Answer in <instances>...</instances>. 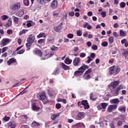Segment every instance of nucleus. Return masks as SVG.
<instances>
[{
    "mask_svg": "<svg viewBox=\"0 0 128 128\" xmlns=\"http://www.w3.org/2000/svg\"><path fill=\"white\" fill-rule=\"evenodd\" d=\"M84 112H79L78 115L76 116V120H80L82 118H84Z\"/></svg>",
    "mask_w": 128,
    "mask_h": 128,
    "instance_id": "6e6552de",
    "label": "nucleus"
},
{
    "mask_svg": "<svg viewBox=\"0 0 128 128\" xmlns=\"http://www.w3.org/2000/svg\"><path fill=\"white\" fill-rule=\"evenodd\" d=\"M41 100L42 102L44 104H48V97L44 98V99H42Z\"/></svg>",
    "mask_w": 128,
    "mask_h": 128,
    "instance_id": "473e14b6",
    "label": "nucleus"
},
{
    "mask_svg": "<svg viewBox=\"0 0 128 128\" xmlns=\"http://www.w3.org/2000/svg\"><path fill=\"white\" fill-rule=\"evenodd\" d=\"M14 62H16V59L14 58H11L7 61L8 66H10V64H14Z\"/></svg>",
    "mask_w": 128,
    "mask_h": 128,
    "instance_id": "ddd939ff",
    "label": "nucleus"
},
{
    "mask_svg": "<svg viewBox=\"0 0 128 128\" xmlns=\"http://www.w3.org/2000/svg\"><path fill=\"white\" fill-rule=\"evenodd\" d=\"M82 106H84V110H88L90 108V104L88 102V100H82Z\"/></svg>",
    "mask_w": 128,
    "mask_h": 128,
    "instance_id": "0eeeda50",
    "label": "nucleus"
},
{
    "mask_svg": "<svg viewBox=\"0 0 128 128\" xmlns=\"http://www.w3.org/2000/svg\"><path fill=\"white\" fill-rule=\"evenodd\" d=\"M117 126H122V121L118 120L117 122Z\"/></svg>",
    "mask_w": 128,
    "mask_h": 128,
    "instance_id": "09e8293b",
    "label": "nucleus"
},
{
    "mask_svg": "<svg viewBox=\"0 0 128 128\" xmlns=\"http://www.w3.org/2000/svg\"><path fill=\"white\" fill-rule=\"evenodd\" d=\"M120 6L122 8H126V2H122L121 3H120Z\"/></svg>",
    "mask_w": 128,
    "mask_h": 128,
    "instance_id": "6e6d98bb",
    "label": "nucleus"
},
{
    "mask_svg": "<svg viewBox=\"0 0 128 128\" xmlns=\"http://www.w3.org/2000/svg\"><path fill=\"white\" fill-rule=\"evenodd\" d=\"M86 53H80V58H84L86 56Z\"/></svg>",
    "mask_w": 128,
    "mask_h": 128,
    "instance_id": "338daca9",
    "label": "nucleus"
},
{
    "mask_svg": "<svg viewBox=\"0 0 128 128\" xmlns=\"http://www.w3.org/2000/svg\"><path fill=\"white\" fill-rule=\"evenodd\" d=\"M56 108H57V110H60V108H62V105L58 103L56 105Z\"/></svg>",
    "mask_w": 128,
    "mask_h": 128,
    "instance_id": "864d4df0",
    "label": "nucleus"
},
{
    "mask_svg": "<svg viewBox=\"0 0 128 128\" xmlns=\"http://www.w3.org/2000/svg\"><path fill=\"white\" fill-rule=\"evenodd\" d=\"M87 68H88V66L86 65V64H83L82 66L78 68V70H82L84 72L86 70H87Z\"/></svg>",
    "mask_w": 128,
    "mask_h": 128,
    "instance_id": "dca6fc26",
    "label": "nucleus"
},
{
    "mask_svg": "<svg viewBox=\"0 0 128 128\" xmlns=\"http://www.w3.org/2000/svg\"><path fill=\"white\" fill-rule=\"evenodd\" d=\"M58 116H60V113H58L57 114H54L51 116V119L52 120H54L56 118H58Z\"/></svg>",
    "mask_w": 128,
    "mask_h": 128,
    "instance_id": "5701e85b",
    "label": "nucleus"
},
{
    "mask_svg": "<svg viewBox=\"0 0 128 128\" xmlns=\"http://www.w3.org/2000/svg\"><path fill=\"white\" fill-rule=\"evenodd\" d=\"M84 76L85 80H88L92 78V76H90V74H87Z\"/></svg>",
    "mask_w": 128,
    "mask_h": 128,
    "instance_id": "37998d69",
    "label": "nucleus"
},
{
    "mask_svg": "<svg viewBox=\"0 0 128 128\" xmlns=\"http://www.w3.org/2000/svg\"><path fill=\"white\" fill-rule=\"evenodd\" d=\"M32 110H34V112H38L40 110V106H36V103L34 102L32 103Z\"/></svg>",
    "mask_w": 128,
    "mask_h": 128,
    "instance_id": "9d476101",
    "label": "nucleus"
},
{
    "mask_svg": "<svg viewBox=\"0 0 128 128\" xmlns=\"http://www.w3.org/2000/svg\"><path fill=\"white\" fill-rule=\"evenodd\" d=\"M118 108V104H111L108 106V112H112L113 110H114Z\"/></svg>",
    "mask_w": 128,
    "mask_h": 128,
    "instance_id": "39448f33",
    "label": "nucleus"
},
{
    "mask_svg": "<svg viewBox=\"0 0 128 128\" xmlns=\"http://www.w3.org/2000/svg\"><path fill=\"white\" fill-rule=\"evenodd\" d=\"M46 98V92H42L40 93V100H42L44 98Z\"/></svg>",
    "mask_w": 128,
    "mask_h": 128,
    "instance_id": "aec40b11",
    "label": "nucleus"
},
{
    "mask_svg": "<svg viewBox=\"0 0 128 128\" xmlns=\"http://www.w3.org/2000/svg\"><path fill=\"white\" fill-rule=\"evenodd\" d=\"M10 118L6 116L4 118L3 120H4V122H8L10 120Z\"/></svg>",
    "mask_w": 128,
    "mask_h": 128,
    "instance_id": "8fccbe9b",
    "label": "nucleus"
},
{
    "mask_svg": "<svg viewBox=\"0 0 128 128\" xmlns=\"http://www.w3.org/2000/svg\"><path fill=\"white\" fill-rule=\"evenodd\" d=\"M34 52L36 56H40V58L42 56V52L40 50H36L34 51Z\"/></svg>",
    "mask_w": 128,
    "mask_h": 128,
    "instance_id": "2eb2a0df",
    "label": "nucleus"
},
{
    "mask_svg": "<svg viewBox=\"0 0 128 128\" xmlns=\"http://www.w3.org/2000/svg\"><path fill=\"white\" fill-rule=\"evenodd\" d=\"M32 43H30V42L26 44V47L27 48V50H30V48H32Z\"/></svg>",
    "mask_w": 128,
    "mask_h": 128,
    "instance_id": "4c0bfd02",
    "label": "nucleus"
},
{
    "mask_svg": "<svg viewBox=\"0 0 128 128\" xmlns=\"http://www.w3.org/2000/svg\"><path fill=\"white\" fill-rule=\"evenodd\" d=\"M114 58H112L108 60V64H114Z\"/></svg>",
    "mask_w": 128,
    "mask_h": 128,
    "instance_id": "13d9d810",
    "label": "nucleus"
},
{
    "mask_svg": "<svg viewBox=\"0 0 128 128\" xmlns=\"http://www.w3.org/2000/svg\"><path fill=\"white\" fill-rule=\"evenodd\" d=\"M8 42H10V39L8 38H3V40H2V46H6V44H8Z\"/></svg>",
    "mask_w": 128,
    "mask_h": 128,
    "instance_id": "a211bd4d",
    "label": "nucleus"
},
{
    "mask_svg": "<svg viewBox=\"0 0 128 128\" xmlns=\"http://www.w3.org/2000/svg\"><path fill=\"white\" fill-rule=\"evenodd\" d=\"M80 62V58L78 57H76L73 60V66H78Z\"/></svg>",
    "mask_w": 128,
    "mask_h": 128,
    "instance_id": "1a4fd4ad",
    "label": "nucleus"
},
{
    "mask_svg": "<svg viewBox=\"0 0 128 128\" xmlns=\"http://www.w3.org/2000/svg\"><path fill=\"white\" fill-rule=\"evenodd\" d=\"M100 104L103 110H106L108 106V104L106 102L101 103Z\"/></svg>",
    "mask_w": 128,
    "mask_h": 128,
    "instance_id": "7c9ffc66",
    "label": "nucleus"
},
{
    "mask_svg": "<svg viewBox=\"0 0 128 128\" xmlns=\"http://www.w3.org/2000/svg\"><path fill=\"white\" fill-rule=\"evenodd\" d=\"M82 74H84V71L78 69L74 72V76H82Z\"/></svg>",
    "mask_w": 128,
    "mask_h": 128,
    "instance_id": "9b49d317",
    "label": "nucleus"
},
{
    "mask_svg": "<svg viewBox=\"0 0 128 128\" xmlns=\"http://www.w3.org/2000/svg\"><path fill=\"white\" fill-rule=\"evenodd\" d=\"M92 68H88L84 73V76H86V75L88 74H92Z\"/></svg>",
    "mask_w": 128,
    "mask_h": 128,
    "instance_id": "2f4dec72",
    "label": "nucleus"
},
{
    "mask_svg": "<svg viewBox=\"0 0 128 128\" xmlns=\"http://www.w3.org/2000/svg\"><path fill=\"white\" fill-rule=\"evenodd\" d=\"M50 48L51 50L56 52V50H58V47H56L54 45H53Z\"/></svg>",
    "mask_w": 128,
    "mask_h": 128,
    "instance_id": "c9c22d12",
    "label": "nucleus"
},
{
    "mask_svg": "<svg viewBox=\"0 0 128 128\" xmlns=\"http://www.w3.org/2000/svg\"><path fill=\"white\" fill-rule=\"evenodd\" d=\"M120 67L118 66H113L109 68L108 74L110 76H116L120 72Z\"/></svg>",
    "mask_w": 128,
    "mask_h": 128,
    "instance_id": "f03ea898",
    "label": "nucleus"
},
{
    "mask_svg": "<svg viewBox=\"0 0 128 128\" xmlns=\"http://www.w3.org/2000/svg\"><path fill=\"white\" fill-rule=\"evenodd\" d=\"M26 52V50L24 49V50H21L17 52L16 54H22L24 52Z\"/></svg>",
    "mask_w": 128,
    "mask_h": 128,
    "instance_id": "ea45409f",
    "label": "nucleus"
},
{
    "mask_svg": "<svg viewBox=\"0 0 128 128\" xmlns=\"http://www.w3.org/2000/svg\"><path fill=\"white\" fill-rule=\"evenodd\" d=\"M76 34L78 36H82V31L78 30L76 32Z\"/></svg>",
    "mask_w": 128,
    "mask_h": 128,
    "instance_id": "de8ad7c7",
    "label": "nucleus"
},
{
    "mask_svg": "<svg viewBox=\"0 0 128 128\" xmlns=\"http://www.w3.org/2000/svg\"><path fill=\"white\" fill-rule=\"evenodd\" d=\"M10 8L13 10H16L20 8V2H17L14 4H12L10 6Z\"/></svg>",
    "mask_w": 128,
    "mask_h": 128,
    "instance_id": "20e7f679",
    "label": "nucleus"
},
{
    "mask_svg": "<svg viewBox=\"0 0 128 128\" xmlns=\"http://www.w3.org/2000/svg\"><path fill=\"white\" fill-rule=\"evenodd\" d=\"M114 42V36H111L110 37L108 38V42H109V44H112Z\"/></svg>",
    "mask_w": 128,
    "mask_h": 128,
    "instance_id": "c756f323",
    "label": "nucleus"
},
{
    "mask_svg": "<svg viewBox=\"0 0 128 128\" xmlns=\"http://www.w3.org/2000/svg\"><path fill=\"white\" fill-rule=\"evenodd\" d=\"M62 23H60L59 26L54 28V30L56 32H60L62 30Z\"/></svg>",
    "mask_w": 128,
    "mask_h": 128,
    "instance_id": "4468645a",
    "label": "nucleus"
},
{
    "mask_svg": "<svg viewBox=\"0 0 128 128\" xmlns=\"http://www.w3.org/2000/svg\"><path fill=\"white\" fill-rule=\"evenodd\" d=\"M45 53L44 54L43 57L42 58V60H48L50 56H52L54 54L50 52H47L46 50L44 51Z\"/></svg>",
    "mask_w": 128,
    "mask_h": 128,
    "instance_id": "7ed1b4c3",
    "label": "nucleus"
},
{
    "mask_svg": "<svg viewBox=\"0 0 128 128\" xmlns=\"http://www.w3.org/2000/svg\"><path fill=\"white\" fill-rule=\"evenodd\" d=\"M111 102L112 104H120V100H118V98L112 99L111 100Z\"/></svg>",
    "mask_w": 128,
    "mask_h": 128,
    "instance_id": "393cba45",
    "label": "nucleus"
},
{
    "mask_svg": "<svg viewBox=\"0 0 128 128\" xmlns=\"http://www.w3.org/2000/svg\"><path fill=\"white\" fill-rule=\"evenodd\" d=\"M126 34L122 30H120V36H126Z\"/></svg>",
    "mask_w": 128,
    "mask_h": 128,
    "instance_id": "5fc2aeb1",
    "label": "nucleus"
},
{
    "mask_svg": "<svg viewBox=\"0 0 128 128\" xmlns=\"http://www.w3.org/2000/svg\"><path fill=\"white\" fill-rule=\"evenodd\" d=\"M62 66L63 68V70H70V66L64 64V63L62 62Z\"/></svg>",
    "mask_w": 128,
    "mask_h": 128,
    "instance_id": "4be33fe9",
    "label": "nucleus"
},
{
    "mask_svg": "<svg viewBox=\"0 0 128 128\" xmlns=\"http://www.w3.org/2000/svg\"><path fill=\"white\" fill-rule=\"evenodd\" d=\"M24 10H20L16 14V16H19V18H22V16H24Z\"/></svg>",
    "mask_w": 128,
    "mask_h": 128,
    "instance_id": "f3484780",
    "label": "nucleus"
},
{
    "mask_svg": "<svg viewBox=\"0 0 128 128\" xmlns=\"http://www.w3.org/2000/svg\"><path fill=\"white\" fill-rule=\"evenodd\" d=\"M54 37L52 36H48V38L47 39V42H48V44L54 41Z\"/></svg>",
    "mask_w": 128,
    "mask_h": 128,
    "instance_id": "b1692460",
    "label": "nucleus"
},
{
    "mask_svg": "<svg viewBox=\"0 0 128 128\" xmlns=\"http://www.w3.org/2000/svg\"><path fill=\"white\" fill-rule=\"evenodd\" d=\"M23 2L26 6H30V1L28 0H24Z\"/></svg>",
    "mask_w": 128,
    "mask_h": 128,
    "instance_id": "58836bf2",
    "label": "nucleus"
},
{
    "mask_svg": "<svg viewBox=\"0 0 128 128\" xmlns=\"http://www.w3.org/2000/svg\"><path fill=\"white\" fill-rule=\"evenodd\" d=\"M40 126V124L36 122L35 120L33 121L32 124V126L33 128H34V126Z\"/></svg>",
    "mask_w": 128,
    "mask_h": 128,
    "instance_id": "bb28decb",
    "label": "nucleus"
},
{
    "mask_svg": "<svg viewBox=\"0 0 128 128\" xmlns=\"http://www.w3.org/2000/svg\"><path fill=\"white\" fill-rule=\"evenodd\" d=\"M8 50V47H4L2 48V54H4V52H6V50Z\"/></svg>",
    "mask_w": 128,
    "mask_h": 128,
    "instance_id": "3c124183",
    "label": "nucleus"
},
{
    "mask_svg": "<svg viewBox=\"0 0 128 128\" xmlns=\"http://www.w3.org/2000/svg\"><path fill=\"white\" fill-rule=\"evenodd\" d=\"M12 18H10L8 20V23L4 24V26H6V28H10V26H12Z\"/></svg>",
    "mask_w": 128,
    "mask_h": 128,
    "instance_id": "6ab92c4d",
    "label": "nucleus"
},
{
    "mask_svg": "<svg viewBox=\"0 0 128 128\" xmlns=\"http://www.w3.org/2000/svg\"><path fill=\"white\" fill-rule=\"evenodd\" d=\"M72 60L68 58H66L64 60V62L65 64H72Z\"/></svg>",
    "mask_w": 128,
    "mask_h": 128,
    "instance_id": "412c9836",
    "label": "nucleus"
},
{
    "mask_svg": "<svg viewBox=\"0 0 128 128\" xmlns=\"http://www.w3.org/2000/svg\"><path fill=\"white\" fill-rule=\"evenodd\" d=\"M38 42L40 44H42L44 42V39H40L38 40Z\"/></svg>",
    "mask_w": 128,
    "mask_h": 128,
    "instance_id": "603ef678",
    "label": "nucleus"
},
{
    "mask_svg": "<svg viewBox=\"0 0 128 128\" xmlns=\"http://www.w3.org/2000/svg\"><path fill=\"white\" fill-rule=\"evenodd\" d=\"M60 74V69L58 68H56L53 72L52 74L56 76V74Z\"/></svg>",
    "mask_w": 128,
    "mask_h": 128,
    "instance_id": "72a5a7b5",
    "label": "nucleus"
},
{
    "mask_svg": "<svg viewBox=\"0 0 128 128\" xmlns=\"http://www.w3.org/2000/svg\"><path fill=\"white\" fill-rule=\"evenodd\" d=\"M102 46L106 47L108 46V43L107 42H104L102 43Z\"/></svg>",
    "mask_w": 128,
    "mask_h": 128,
    "instance_id": "49530a36",
    "label": "nucleus"
},
{
    "mask_svg": "<svg viewBox=\"0 0 128 128\" xmlns=\"http://www.w3.org/2000/svg\"><path fill=\"white\" fill-rule=\"evenodd\" d=\"M36 2L40 4H46V0H36Z\"/></svg>",
    "mask_w": 128,
    "mask_h": 128,
    "instance_id": "f704fd0d",
    "label": "nucleus"
},
{
    "mask_svg": "<svg viewBox=\"0 0 128 128\" xmlns=\"http://www.w3.org/2000/svg\"><path fill=\"white\" fill-rule=\"evenodd\" d=\"M26 22H28L26 24V26L28 28H30V26H32V23H30V22H32V20H28V21H26Z\"/></svg>",
    "mask_w": 128,
    "mask_h": 128,
    "instance_id": "79ce46f5",
    "label": "nucleus"
},
{
    "mask_svg": "<svg viewBox=\"0 0 128 128\" xmlns=\"http://www.w3.org/2000/svg\"><path fill=\"white\" fill-rule=\"evenodd\" d=\"M87 58H88V60L86 61L87 64H90V62L94 60V59H92L90 56H88Z\"/></svg>",
    "mask_w": 128,
    "mask_h": 128,
    "instance_id": "a18cd8bd",
    "label": "nucleus"
},
{
    "mask_svg": "<svg viewBox=\"0 0 128 128\" xmlns=\"http://www.w3.org/2000/svg\"><path fill=\"white\" fill-rule=\"evenodd\" d=\"M16 128V124H14L12 122H9L8 123V128Z\"/></svg>",
    "mask_w": 128,
    "mask_h": 128,
    "instance_id": "c85d7f7f",
    "label": "nucleus"
},
{
    "mask_svg": "<svg viewBox=\"0 0 128 128\" xmlns=\"http://www.w3.org/2000/svg\"><path fill=\"white\" fill-rule=\"evenodd\" d=\"M68 14L70 16H74V12H70Z\"/></svg>",
    "mask_w": 128,
    "mask_h": 128,
    "instance_id": "0e129e2a",
    "label": "nucleus"
},
{
    "mask_svg": "<svg viewBox=\"0 0 128 128\" xmlns=\"http://www.w3.org/2000/svg\"><path fill=\"white\" fill-rule=\"evenodd\" d=\"M118 84H120V80L113 81L108 85V88H112L110 89V92L112 94H115V96H118V94H120V90H124L123 85H119V86L116 88Z\"/></svg>",
    "mask_w": 128,
    "mask_h": 128,
    "instance_id": "f257e3e1",
    "label": "nucleus"
},
{
    "mask_svg": "<svg viewBox=\"0 0 128 128\" xmlns=\"http://www.w3.org/2000/svg\"><path fill=\"white\" fill-rule=\"evenodd\" d=\"M12 18H13V20L14 24H18V20H19L18 18L15 16H13Z\"/></svg>",
    "mask_w": 128,
    "mask_h": 128,
    "instance_id": "a878e982",
    "label": "nucleus"
},
{
    "mask_svg": "<svg viewBox=\"0 0 128 128\" xmlns=\"http://www.w3.org/2000/svg\"><path fill=\"white\" fill-rule=\"evenodd\" d=\"M50 6H51L52 8H56L58 6V0H53L52 3L50 4Z\"/></svg>",
    "mask_w": 128,
    "mask_h": 128,
    "instance_id": "f8f14e48",
    "label": "nucleus"
},
{
    "mask_svg": "<svg viewBox=\"0 0 128 128\" xmlns=\"http://www.w3.org/2000/svg\"><path fill=\"white\" fill-rule=\"evenodd\" d=\"M92 48L93 50H98V46L94 44L92 46Z\"/></svg>",
    "mask_w": 128,
    "mask_h": 128,
    "instance_id": "4d7b16f0",
    "label": "nucleus"
},
{
    "mask_svg": "<svg viewBox=\"0 0 128 128\" xmlns=\"http://www.w3.org/2000/svg\"><path fill=\"white\" fill-rule=\"evenodd\" d=\"M34 40H36V37L32 36V34H31L28 36L26 42H30V44H34Z\"/></svg>",
    "mask_w": 128,
    "mask_h": 128,
    "instance_id": "423d86ee",
    "label": "nucleus"
},
{
    "mask_svg": "<svg viewBox=\"0 0 128 128\" xmlns=\"http://www.w3.org/2000/svg\"><path fill=\"white\" fill-rule=\"evenodd\" d=\"M118 110H120V112H126V107L123 106V107L120 108L118 109Z\"/></svg>",
    "mask_w": 128,
    "mask_h": 128,
    "instance_id": "a19ab883",
    "label": "nucleus"
},
{
    "mask_svg": "<svg viewBox=\"0 0 128 128\" xmlns=\"http://www.w3.org/2000/svg\"><path fill=\"white\" fill-rule=\"evenodd\" d=\"M90 100H93L94 102V100H96V98H94V94L91 93L90 94Z\"/></svg>",
    "mask_w": 128,
    "mask_h": 128,
    "instance_id": "c03bdc74",
    "label": "nucleus"
},
{
    "mask_svg": "<svg viewBox=\"0 0 128 128\" xmlns=\"http://www.w3.org/2000/svg\"><path fill=\"white\" fill-rule=\"evenodd\" d=\"M7 34H12V30L10 29L7 30Z\"/></svg>",
    "mask_w": 128,
    "mask_h": 128,
    "instance_id": "e2e57ef3",
    "label": "nucleus"
},
{
    "mask_svg": "<svg viewBox=\"0 0 128 128\" xmlns=\"http://www.w3.org/2000/svg\"><path fill=\"white\" fill-rule=\"evenodd\" d=\"M28 32V30L26 29H23L20 32H19V36H22L24 34H26Z\"/></svg>",
    "mask_w": 128,
    "mask_h": 128,
    "instance_id": "cd10ccee",
    "label": "nucleus"
},
{
    "mask_svg": "<svg viewBox=\"0 0 128 128\" xmlns=\"http://www.w3.org/2000/svg\"><path fill=\"white\" fill-rule=\"evenodd\" d=\"M2 20H8V16L6 15H4L2 16Z\"/></svg>",
    "mask_w": 128,
    "mask_h": 128,
    "instance_id": "bf43d9fd",
    "label": "nucleus"
},
{
    "mask_svg": "<svg viewBox=\"0 0 128 128\" xmlns=\"http://www.w3.org/2000/svg\"><path fill=\"white\" fill-rule=\"evenodd\" d=\"M86 44L88 46V48L92 46V42H88L87 43H86Z\"/></svg>",
    "mask_w": 128,
    "mask_h": 128,
    "instance_id": "774afa93",
    "label": "nucleus"
},
{
    "mask_svg": "<svg viewBox=\"0 0 128 128\" xmlns=\"http://www.w3.org/2000/svg\"><path fill=\"white\" fill-rule=\"evenodd\" d=\"M46 33L43 32V33H40L38 36L37 38H46Z\"/></svg>",
    "mask_w": 128,
    "mask_h": 128,
    "instance_id": "e433bc0d",
    "label": "nucleus"
},
{
    "mask_svg": "<svg viewBox=\"0 0 128 128\" xmlns=\"http://www.w3.org/2000/svg\"><path fill=\"white\" fill-rule=\"evenodd\" d=\"M90 57H91L92 58H96V54L94 53H91Z\"/></svg>",
    "mask_w": 128,
    "mask_h": 128,
    "instance_id": "69168bd1",
    "label": "nucleus"
},
{
    "mask_svg": "<svg viewBox=\"0 0 128 128\" xmlns=\"http://www.w3.org/2000/svg\"><path fill=\"white\" fill-rule=\"evenodd\" d=\"M100 14L102 15V18H106V12H102Z\"/></svg>",
    "mask_w": 128,
    "mask_h": 128,
    "instance_id": "680f3d73",
    "label": "nucleus"
},
{
    "mask_svg": "<svg viewBox=\"0 0 128 128\" xmlns=\"http://www.w3.org/2000/svg\"><path fill=\"white\" fill-rule=\"evenodd\" d=\"M68 38H74V34L70 33L68 34Z\"/></svg>",
    "mask_w": 128,
    "mask_h": 128,
    "instance_id": "052dcab7",
    "label": "nucleus"
}]
</instances>
